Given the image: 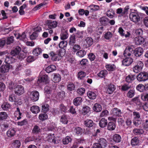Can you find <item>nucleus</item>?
Here are the masks:
<instances>
[{"mask_svg":"<svg viewBox=\"0 0 148 148\" xmlns=\"http://www.w3.org/2000/svg\"><path fill=\"white\" fill-rule=\"evenodd\" d=\"M16 131L14 129H10L7 132V134L9 137H11L14 136L16 133Z\"/></svg>","mask_w":148,"mask_h":148,"instance_id":"20","label":"nucleus"},{"mask_svg":"<svg viewBox=\"0 0 148 148\" xmlns=\"http://www.w3.org/2000/svg\"><path fill=\"white\" fill-rule=\"evenodd\" d=\"M61 80V76L58 74H55L53 78V81L55 83L59 82Z\"/></svg>","mask_w":148,"mask_h":148,"instance_id":"35","label":"nucleus"},{"mask_svg":"<svg viewBox=\"0 0 148 148\" xmlns=\"http://www.w3.org/2000/svg\"><path fill=\"white\" fill-rule=\"evenodd\" d=\"M30 110L33 113L37 114L40 112V108L38 106H34L31 108Z\"/></svg>","mask_w":148,"mask_h":148,"instance_id":"21","label":"nucleus"},{"mask_svg":"<svg viewBox=\"0 0 148 148\" xmlns=\"http://www.w3.org/2000/svg\"><path fill=\"white\" fill-rule=\"evenodd\" d=\"M39 95L38 92L37 91H34L30 92L29 96L32 100L36 101L38 99Z\"/></svg>","mask_w":148,"mask_h":148,"instance_id":"5","label":"nucleus"},{"mask_svg":"<svg viewBox=\"0 0 148 148\" xmlns=\"http://www.w3.org/2000/svg\"><path fill=\"white\" fill-rule=\"evenodd\" d=\"M11 67L10 64H3L0 67V72L2 74L6 73L9 71Z\"/></svg>","mask_w":148,"mask_h":148,"instance_id":"4","label":"nucleus"},{"mask_svg":"<svg viewBox=\"0 0 148 148\" xmlns=\"http://www.w3.org/2000/svg\"><path fill=\"white\" fill-rule=\"evenodd\" d=\"M142 69L137 65H136L133 68V71L136 73H138Z\"/></svg>","mask_w":148,"mask_h":148,"instance_id":"61","label":"nucleus"},{"mask_svg":"<svg viewBox=\"0 0 148 148\" xmlns=\"http://www.w3.org/2000/svg\"><path fill=\"white\" fill-rule=\"evenodd\" d=\"M74 132L77 135H81L83 133V129L80 127H76L75 128Z\"/></svg>","mask_w":148,"mask_h":148,"instance_id":"28","label":"nucleus"},{"mask_svg":"<svg viewBox=\"0 0 148 148\" xmlns=\"http://www.w3.org/2000/svg\"><path fill=\"white\" fill-rule=\"evenodd\" d=\"M18 36L16 37L17 38H20V40H26L27 38L26 37V35L25 32H23L21 35L19 34H18Z\"/></svg>","mask_w":148,"mask_h":148,"instance_id":"44","label":"nucleus"},{"mask_svg":"<svg viewBox=\"0 0 148 148\" xmlns=\"http://www.w3.org/2000/svg\"><path fill=\"white\" fill-rule=\"evenodd\" d=\"M12 145L14 147L16 148H19L21 146V143L20 141L18 140H16L14 141Z\"/></svg>","mask_w":148,"mask_h":148,"instance_id":"63","label":"nucleus"},{"mask_svg":"<svg viewBox=\"0 0 148 148\" xmlns=\"http://www.w3.org/2000/svg\"><path fill=\"white\" fill-rule=\"evenodd\" d=\"M86 44L88 46H90L93 43V40L90 37H88L86 40Z\"/></svg>","mask_w":148,"mask_h":148,"instance_id":"49","label":"nucleus"},{"mask_svg":"<svg viewBox=\"0 0 148 148\" xmlns=\"http://www.w3.org/2000/svg\"><path fill=\"white\" fill-rule=\"evenodd\" d=\"M107 123V120L105 118H103L100 121L99 125L101 127H104L106 126Z\"/></svg>","mask_w":148,"mask_h":148,"instance_id":"29","label":"nucleus"},{"mask_svg":"<svg viewBox=\"0 0 148 148\" xmlns=\"http://www.w3.org/2000/svg\"><path fill=\"white\" fill-rule=\"evenodd\" d=\"M90 108L88 106H86L83 107L82 110L84 115H85L88 112L90 111Z\"/></svg>","mask_w":148,"mask_h":148,"instance_id":"52","label":"nucleus"},{"mask_svg":"<svg viewBox=\"0 0 148 148\" xmlns=\"http://www.w3.org/2000/svg\"><path fill=\"white\" fill-rule=\"evenodd\" d=\"M8 117V114L5 112H0V119L3 120L7 119Z\"/></svg>","mask_w":148,"mask_h":148,"instance_id":"47","label":"nucleus"},{"mask_svg":"<svg viewBox=\"0 0 148 148\" xmlns=\"http://www.w3.org/2000/svg\"><path fill=\"white\" fill-rule=\"evenodd\" d=\"M113 114L115 115L120 116L122 113L121 110L117 108H114L112 110Z\"/></svg>","mask_w":148,"mask_h":148,"instance_id":"32","label":"nucleus"},{"mask_svg":"<svg viewBox=\"0 0 148 148\" xmlns=\"http://www.w3.org/2000/svg\"><path fill=\"white\" fill-rule=\"evenodd\" d=\"M8 87L10 90H13V89H14L15 87L16 86L12 82L10 81H8Z\"/></svg>","mask_w":148,"mask_h":148,"instance_id":"53","label":"nucleus"},{"mask_svg":"<svg viewBox=\"0 0 148 148\" xmlns=\"http://www.w3.org/2000/svg\"><path fill=\"white\" fill-rule=\"evenodd\" d=\"M135 94V91L133 90H129L127 93V97L130 98L132 97Z\"/></svg>","mask_w":148,"mask_h":148,"instance_id":"55","label":"nucleus"},{"mask_svg":"<svg viewBox=\"0 0 148 148\" xmlns=\"http://www.w3.org/2000/svg\"><path fill=\"white\" fill-rule=\"evenodd\" d=\"M87 96L89 99H95L97 97L96 93L94 92L89 91L87 92Z\"/></svg>","mask_w":148,"mask_h":148,"instance_id":"25","label":"nucleus"},{"mask_svg":"<svg viewBox=\"0 0 148 148\" xmlns=\"http://www.w3.org/2000/svg\"><path fill=\"white\" fill-rule=\"evenodd\" d=\"M86 54V52L84 50H81L78 51L76 53L77 56L80 58L84 56Z\"/></svg>","mask_w":148,"mask_h":148,"instance_id":"34","label":"nucleus"},{"mask_svg":"<svg viewBox=\"0 0 148 148\" xmlns=\"http://www.w3.org/2000/svg\"><path fill=\"white\" fill-rule=\"evenodd\" d=\"M106 68L109 71H113L115 68V66L113 64H108L106 65Z\"/></svg>","mask_w":148,"mask_h":148,"instance_id":"45","label":"nucleus"},{"mask_svg":"<svg viewBox=\"0 0 148 148\" xmlns=\"http://www.w3.org/2000/svg\"><path fill=\"white\" fill-rule=\"evenodd\" d=\"M86 73L84 72L79 71L78 74V77L80 79H82L86 76Z\"/></svg>","mask_w":148,"mask_h":148,"instance_id":"59","label":"nucleus"},{"mask_svg":"<svg viewBox=\"0 0 148 148\" xmlns=\"http://www.w3.org/2000/svg\"><path fill=\"white\" fill-rule=\"evenodd\" d=\"M131 87V85L127 84H125L121 86V90L123 91H126L129 89Z\"/></svg>","mask_w":148,"mask_h":148,"instance_id":"41","label":"nucleus"},{"mask_svg":"<svg viewBox=\"0 0 148 148\" xmlns=\"http://www.w3.org/2000/svg\"><path fill=\"white\" fill-rule=\"evenodd\" d=\"M38 118L40 120L44 121L48 118V116L46 113L41 114L39 115Z\"/></svg>","mask_w":148,"mask_h":148,"instance_id":"48","label":"nucleus"},{"mask_svg":"<svg viewBox=\"0 0 148 148\" xmlns=\"http://www.w3.org/2000/svg\"><path fill=\"white\" fill-rule=\"evenodd\" d=\"M66 53V50L64 48H60L58 51V54L61 56H64Z\"/></svg>","mask_w":148,"mask_h":148,"instance_id":"46","label":"nucleus"},{"mask_svg":"<svg viewBox=\"0 0 148 148\" xmlns=\"http://www.w3.org/2000/svg\"><path fill=\"white\" fill-rule=\"evenodd\" d=\"M57 96L59 99H62L65 97V92L64 91L60 92L58 93Z\"/></svg>","mask_w":148,"mask_h":148,"instance_id":"50","label":"nucleus"},{"mask_svg":"<svg viewBox=\"0 0 148 148\" xmlns=\"http://www.w3.org/2000/svg\"><path fill=\"white\" fill-rule=\"evenodd\" d=\"M93 110L96 112H100L102 110V107L100 104L96 103L94 105Z\"/></svg>","mask_w":148,"mask_h":148,"instance_id":"31","label":"nucleus"},{"mask_svg":"<svg viewBox=\"0 0 148 148\" xmlns=\"http://www.w3.org/2000/svg\"><path fill=\"white\" fill-rule=\"evenodd\" d=\"M48 77L46 75H43L40 78H39L37 81V83L39 84L41 82H43L45 83H48Z\"/></svg>","mask_w":148,"mask_h":148,"instance_id":"11","label":"nucleus"},{"mask_svg":"<svg viewBox=\"0 0 148 148\" xmlns=\"http://www.w3.org/2000/svg\"><path fill=\"white\" fill-rule=\"evenodd\" d=\"M72 141V139L69 136H67L62 140V143L64 145H66Z\"/></svg>","mask_w":148,"mask_h":148,"instance_id":"36","label":"nucleus"},{"mask_svg":"<svg viewBox=\"0 0 148 148\" xmlns=\"http://www.w3.org/2000/svg\"><path fill=\"white\" fill-rule=\"evenodd\" d=\"M113 140L116 143H119L121 140V136L118 134H115L113 136Z\"/></svg>","mask_w":148,"mask_h":148,"instance_id":"27","label":"nucleus"},{"mask_svg":"<svg viewBox=\"0 0 148 148\" xmlns=\"http://www.w3.org/2000/svg\"><path fill=\"white\" fill-rule=\"evenodd\" d=\"M122 61V64L125 66H128L130 65L133 62V60L130 57H126Z\"/></svg>","mask_w":148,"mask_h":148,"instance_id":"7","label":"nucleus"},{"mask_svg":"<svg viewBox=\"0 0 148 148\" xmlns=\"http://www.w3.org/2000/svg\"><path fill=\"white\" fill-rule=\"evenodd\" d=\"M82 101V99L80 97H77L75 98L73 101V103L76 106H77L81 104Z\"/></svg>","mask_w":148,"mask_h":148,"instance_id":"26","label":"nucleus"},{"mask_svg":"<svg viewBox=\"0 0 148 148\" xmlns=\"http://www.w3.org/2000/svg\"><path fill=\"white\" fill-rule=\"evenodd\" d=\"M133 49L130 46L127 47L123 53V54L125 57H129L132 54V52L133 51Z\"/></svg>","mask_w":148,"mask_h":148,"instance_id":"8","label":"nucleus"},{"mask_svg":"<svg viewBox=\"0 0 148 148\" xmlns=\"http://www.w3.org/2000/svg\"><path fill=\"white\" fill-rule=\"evenodd\" d=\"M109 19L106 16H103L99 19V22L101 25L105 26L109 23Z\"/></svg>","mask_w":148,"mask_h":148,"instance_id":"15","label":"nucleus"},{"mask_svg":"<svg viewBox=\"0 0 148 148\" xmlns=\"http://www.w3.org/2000/svg\"><path fill=\"white\" fill-rule=\"evenodd\" d=\"M25 53L23 52L20 53L17 56V58L19 59H22L25 58Z\"/></svg>","mask_w":148,"mask_h":148,"instance_id":"62","label":"nucleus"},{"mask_svg":"<svg viewBox=\"0 0 148 148\" xmlns=\"http://www.w3.org/2000/svg\"><path fill=\"white\" fill-rule=\"evenodd\" d=\"M75 88V85L73 83H70L67 85V89L70 91L74 90Z\"/></svg>","mask_w":148,"mask_h":148,"instance_id":"57","label":"nucleus"},{"mask_svg":"<svg viewBox=\"0 0 148 148\" xmlns=\"http://www.w3.org/2000/svg\"><path fill=\"white\" fill-rule=\"evenodd\" d=\"M115 87L112 84L109 85L106 89V92L109 94H111L114 91Z\"/></svg>","mask_w":148,"mask_h":148,"instance_id":"14","label":"nucleus"},{"mask_svg":"<svg viewBox=\"0 0 148 148\" xmlns=\"http://www.w3.org/2000/svg\"><path fill=\"white\" fill-rule=\"evenodd\" d=\"M14 91L15 94L18 95H21L25 92L24 87L21 85H18L14 88Z\"/></svg>","mask_w":148,"mask_h":148,"instance_id":"3","label":"nucleus"},{"mask_svg":"<svg viewBox=\"0 0 148 148\" xmlns=\"http://www.w3.org/2000/svg\"><path fill=\"white\" fill-rule=\"evenodd\" d=\"M133 115L134 116V120H141L139 113L137 112H134L133 113Z\"/></svg>","mask_w":148,"mask_h":148,"instance_id":"56","label":"nucleus"},{"mask_svg":"<svg viewBox=\"0 0 148 148\" xmlns=\"http://www.w3.org/2000/svg\"><path fill=\"white\" fill-rule=\"evenodd\" d=\"M144 38L141 36H138L135 38L134 39V42L135 44L139 45L142 44L145 41Z\"/></svg>","mask_w":148,"mask_h":148,"instance_id":"9","label":"nucleus"},{"mask_svg":"<svg viewBox=\"0 0 148 148\" xmlns=\"http://www.w3.org/2000/svg\"><path fill=\"white\" fill-rule=\"evenodd\" d=\"M84 124L86 127H90L93 126L94 123L92 120L88 119L84 121Z\"/></svg>","mask_w":148,"mask_h":148,"instance_id":"16","label":"nucleus"},{"mask_svg":"<svg viewBox=\"0 0 148 148\" xmlns=\"http://www.w3.org/2000/svg\"><path fill=\"white\" fill-rule=\"evenodd\" d=\"M132 101L133 102L136 104V105L139 106H140L141 104L138 97H135L132 99Z\"/></svg>","mask_w":148,"mask_h":148,"instance_id":"60","label":"nucleus"},{"mask_svg":"<svg viewBox=\"0 0 148 148\" xmlns=\"http://www.w3.org/2000/svg\"><path fill=\"white\" fill-rule=\"evenodd\" d=\"M139 143V140L137 137H134L132 138L131 141V144L132 146L138 145Z\"/></svg>","mask_w":148,"mask_h":148,"instance_id":"24","label":"nucleus"},{"mask_svg":"<svg viewBox=\"0 0 148 148\" xmlns=\"http://www.w3.org/2000/svg\"><path fill=\"white\" fill-rule=\"evenodd\" d=\"M67 44V42L66 41L63 40L60 43L59 46L60 48H64L66 47Z\"/></svg>","mask_w":148,"mask_h":148,"instance_id":"51","label":"nucleus"},{"mask_svg":"<svg viewBox=\"0 0 148 148\" xmlns=\"http://www.w3.org/2000/svg\"><path fill=\"white\" fill-rule=\"evenodd\" d=\"M21 48L20 47L17 46L11 51V55L14 56L18 55L21 52Z\"/></svg>","mask_w":148,"mask_h":148,"instance_id":"13","label":"nucleus"},{"mask_svg":"<svg viewBox=\"0 0 148 148\" xmlns=\"http://www.w3.org/2000/svg\"><path fill=\"white\" fill-rule=\"evenodd\" d=\"M49 55L52 61H56L59 60V58H58L59 56L58 54L55 53L53 51H51L49 53Z\"/></svg>","mask_w":148,"mask_h":148,"instance_id":"18","label":"nucleus"},{"mask_svg":"<svg viewBox=\"0 0 148 148\" xmlns=\"http://www.w3.org/2000/svg\"><path fill=\"white\" fill-rule=\"evenodd\" d=\"M56 69V66L54 65H51L46 68V71L48 73H49L55 70Z\"/></svg>","mask_w":148,"mask_h":148,"instance_id":"30","label":"nucleus"},{"mask_svg":"<svg viewBox=\"0 0 148 148\" xmlns=\"http://www.w3.org/2000/svg\"><path fill=\"white\" fill-rule=\"evenodd\" d=\"M14 59L12 56H9L6 57L5 62L7 64H10L14 62Z\"/></svg>","mask_w":148,"mask_h":148,"instance_id":"19","label":"nucleus"},{"mask_svg":"<svg viewBox=\"0 0 148 148\" xmlns=\"http://www.w3.org/2000/svg\"><path fill=\"white\" fill-rule=\"evenodd\" d=\"M130 20L134 23H137L140 20V17L138 14L136 12H132L130 14Z\"/></svg>","mask_w":148,"mask_h":148,"instance_id":"2","label":"nucleus"},{"mask_svg":"<svg viewBox=\"0 0 148 148\" xmlns=\"http://www.w3.org/2000/svg\"><path fill=\"white\" fill-rule=\"evenodd\" d=\"M42 52V51L40 48L38 47L34 49L33 51V55L37 56Z\"/></svg>","mask_w":148,"mask_h":148,"instance_id":"39","label":"nucleus"},{"mask_svg":"<svg viewBox=\"0 0 148 148\" xmlns=\"http://www.w3.org/2000/svg\"><path fill=\"white\" fill-rule=\"evenodd\" d=\"M115 127L116 125L114 123L112 122H109L107 126L108 130L110 131H112L115 129Z\"/></svg>","mask_w":148,"mask_h":148,"instance_id":"23","label":"nucleus"},{"mask_svg":"<svg viewBox=\"0 0 148 148\" xmlns=\"http://www.w3.org/2000/svg\"><path fill=\"white\" fill-rule=\"evenodd\" d=\"M88 8H90V10L92 12L97 11L99 9V6L95 5H90L88 6Z\"/></svg>","mask_w":148,"mask_h":148,"instance_id":"38","label":"nucleus"},{"mask_svg":"<svg viewBox=\"0 0 148 148\" xmlns=\"http://www.w3.org/2000/svg\"><path fill=\"white\" fill-rule=\"evenodd\" d=\"M135 77L134 75L130 74L126 77V81L127 82L130 83L135 79Z\"/></svg>","mask_w":148,"mask_h":148,"instance_id":"33","label":"nucleus"},{"mask_svg":"<svg viewBox=\"0 0 148 148\" xmlns=\"http://www.w3.org/2000/svg\"><path fill=\"white\" fill-rule=\"evenodd\" d=\"M133 133L136 135L143 134L144 131L142 129H134L133 131Z\"/></svg>","mask_w":148,"mask_h":148,"instance_id":"43","label":"nucleus"},{"mask_svg":"<svg viewBox=\"0 0 148 148\" xmlns=\"http://www.w3.org/2000/svg\"><path fill=\"white\" fill-rule=\"evenodd\" d=\"M136 78L139 82L145 81L148 79V74L146 72H140L137 76Z\"/></svg>","mask_w":148,"mask_h":148,"instance_id":"1","label":"nucleus"},{"mask_svg":"<svg viewBox=\"0 0 148 148\" xmlns=\"http://www.w3.org/2000/svg\"><path fill=\"white\" fill-rule=\"evenodd\" d=\"M22 113L20 112V110L18 107L17 108L15 112L14 116L15 119L16 120L20 119L21 118Z\"/></svg>","mask_w":148,"mask_h":148,"instance_id":"17","label":"nucleus"},{"mask_svg":"<svg viewBox=\"0 0 148 148\" xmlns=\"http://www.w3.org/2000/svg\"><path fill=\"white\" fill-rule=\"evenodd\" d=\"M32 131L34 134H38L41 132V130L38 126L35 125L34 126Z\"/></svg>","mask_w":148,"mask_h":148,"instance_id":"40","label":"nucleus"},{"mask_svg":"<svg viewBox=\"0 0 148 148\" xmlns=\"http://www.w3.org/2000/svg\"><path fill=\"white\" fill-rule=\"evenodd\" d=\"M48 141L51 143H53L56 144V141L55 139L54 134H49L47 137Z\"/></svg>","mask_w":148,"mask_h":148,"instance_id":"22","label":"nucleus"},{"mask_svg":"<svg viewBox=\"0 0 148 148\" xmlns=\"http://www.w3.org/2000/svg\"><path fill=\"white\" fill-rule=\"evenodd\" d=\"M36 60V58L33 56H29L26 59V61L29 63H31L34 61Z\"/></svg>","mask_w":148,"mask_h":148,"instance_id":"64","label":"nucleus"},{"mask_svg":"<svg viewBox=\"0 0 148 148\" xmlns=\"http://www.w3.org/2000/svg\"><path fill=\"white\" fill-rule=\"evenodd\" d=\"M98 143L100 144L101 147L103 148L106 147L108 145V142L104 138H101L98 140Z\"/></svg>","mask_w":148,"mask_h":148,"instance_id":"12","label":"nucleus"},{"mask_svg":"<svg viewBox=\"0 0 148 148\" xmlns=\"http://www.w3.org/2000/svg\"><path fill=\"white\" fill-rule=\"evenodd\" d=\"M107 74V71L106 70H103L101 71L97 74V75L99 77L101 78H103L106 77Z\"/></svg>","mask_w":148,"mask_h":148,"instance_id":"42","label":"nucleus"},{"mask_svg":"<svg viewBox=\"0 0 148 148\" xmlns=\"http://www.w3.org/2000/svg\"><path fill=\"white\" fill-rule=\"evenodd\" d=\"M143 50L141 47H138L136 48L133 51V53L136 57L140 56L143 53Z\"/></svg>","mask_w":148,"mask_h":148,"instance_id":"6","label":"nucleus"},{"mask_svg":"<svg viewBox=\"0 0 148 148\" xmlns=\"http://www.w3.org/2000/svg\"><path fill=\"white\" fill-rule=\"evenodd\" d=\"M137 90L140 92H142L144 90V86L141 84L137 85L136 87Z\"/></svg>","mask_w":148,"mask_h":148,"instance_id":"58","label":"nucleus"},{"mask_svg":"<svg viewBox=\"0 0 148 148\" xmlns=\"http://www.w3.org/2000/svg\"><path fill=\"white\" fill-rule=\"evenodd\" d=\"M49 106L47 103H43L42 106V111L44 113L46 112L49 109Z\"/></svg>","mask_w":148,"mask_h":148,"instance_id":"37","label":"nucleus"},{"mask_svg":"<svg viewBox=\"0 0 148 148\" xmlns=\"http://www.w3.org/2000/svg\"><path fill=\"white\" fill-rule=\"evenodd\" d=\"M47 24L48 28L50 29L56 27L58 25V23L56 21H51L50 20L47 21Z\"/></svg>","mask_w":148,"mask_h":148,"instance_id":"10","label":"nucleus"},{"mask_svg":"<svg viewBox=\"0 0 148 148\" xmlns=\"http://www.w3.org/2000/svg\"><path fill=\"white\" fill-rule=\"evenodd\" d=\"M109 112L108 111L105 110L102 111L100 114V116L101 117H106L109 115Z\"/></svg>","mask_w":148,"mask_h":148,"instance_id":"54","label":"nucleus"}]
</instances>
